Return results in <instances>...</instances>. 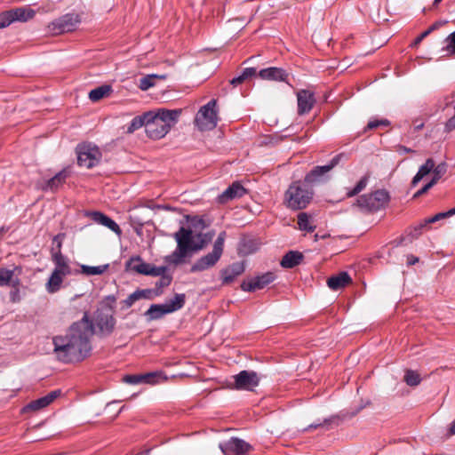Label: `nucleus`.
<instances>
[{
    "label": "nucleus",
    "mask_w": 455,
    "mask_h": 455,
    "mask_svg": "<svg viewBox=\"0 0 455 455\" xmlns=\"http://www.w3.org/2000/svg\"><path fill=\"white\" fill-rule=\"evenodd\" d=\"M172 282V277L168 276V275H162V277L160 278V280L156 283V286L157 287H164V286H168Z\"/></svg>",
    "instance_id": "obj_53"
},
{
    "label": "nucleus",
    "mask_w": 455,
    "mask_h": 455,
    "mask_svg": "<svg viewBox=\"0 0 455 455\" xmlns=\"http://www.w3.org/2000/svg\"><path fill=\"white\" fill-rule=\"evenodd\" d=\"M112 92V87L108 84L99 86L89 92V99L92 102H97L106 96H108Z\"/></svg>",
    "instance_id": "obj_32"
},
{
    "label": "nucleus",
    "mask_w": 455,
    "mask_h": 455,
    "mask_svg": "<svg viewBox=\"0 0 455 455\" xmlns=\"http://www.w3.org/2000/svg\"><path fill=\"white\" fill-rule=\"evenodd\" d=\"M145 131L149 138L159 140L164 137L170 129L168 124H163L156 118H148Z\"/></svg>",
    "instance_id": "obj_17"
},
{
    "label": "nucleus",
    "mask_w": 455,
    "mask_h": 455,
    "mask_svg": "<svg viewBox=\"0 0 455 455\" xmlns=\"http://www.w3.org/2000/svg\"><path fill=\"white\" fill-rule=\"evenodd\" d=\"M152 290H137L122 301L123 308L131 307L136 301L142 299H151Z\"/></svg>",
    "instance_id": "obj_26"
},
{
    "label": "nucleus",
    "mask_w": 455,
    "mask_h": 455,
    "mask_svg": "<svg viewBox=\"0 0 455 455\" xmlns=\"http://www.w3.org/2000/svg\"><path fill=\"white\" fill-rule=\"evenodd\" d=\"M95 321L100 334L104 336L110 335L116 326V319L112 312V307H110L108 311L101 310L98 312Z\"/></svg>",
    "instance_id": "obj_13"
},
{
    "label": "nucleus",
    "mask_w": 455,
    "mask_h": 455,
    "mask_svg": "<svg viewBox=\"0 0 455 455\" xmlns=\"http://www.w3.org/2000/svg\"><path fill=\"white\" fill-rule=\"evenodd\" d=\"M150 117H151V116H150L149 112H146L142 116H135L131 121V123H130V124H129V126L127 128V132L128 133H132L136 130L140 129L142 126L146 127L147 123H148V119L150 118Z\"/></svg>",
    "instance_id": "obj_34"
},
{
    "label": "nucleus",
    "mask_w": 455,
    "mask_h": 455,
    "mask_svg": "<svg viewBox=\"0 0 455 455\" xmlns=\"http://www.w3.org/2000/svg\"><path fill=\"white\" fill-rule=\"evenodd\" d=\"M143 383L147 384H156L167 380V378L164 376L162 371H152L142 374Z\"/></svg>",
    "instance_id": "obj_36"
},
{
    "label": "nucleus",
    "mask_w": 455,
    "mask_h": 455,
    "mask_svg": "<svg viewBox=\"0 0 455 455\" xmlns=\"http://www.w3.org/2000/svg\"><path fill=\"white\" fill-rule=\"evenodd\" d=\"M298 114L308 113L315 103L314 92L309 90H299L297 92Z\"/></svg>",
    "instance_id": "obj_18"
},
{
    "label": "nucleus",
    "mask_w": 455,
    "mask_h": 455,
    "mask_svg": "<svg viewBox=\"0 0 455 455\" xmlns=\"http://www.w3.org/2000/svg\"><path fill=\"white\" fill-rule=\"evenodd\" d=\"M435 184L434 182H432L431 180L427 183L424 187H422L415 195H414V197H418V196H420L422 195H424L425 193H427L432 187H434Z\"/></svg>",
    "instance_id": "obj_51"
},
{
    "label": "nucleus",
    "mask_w": 455,
    "mask_h": 455,
    "mask_svg": "<svg viewBox=\"0 0 455 455\" xmlns=\"http://www.w3.org/2000/svg\"><path fill=\"white\" fill-rule=\"evenodd\" d=\"M427 225L428 224L426 223L425 220L423 222L411 228L408 231V236L411 237L409 240L412 241L413 239L418 238L421 235L423 228H425Z\"/></svg>",
    "instance_id": "obj_40"
},
{
    "label": "nucleus",
    "mask_w": 455,
    "mask_h": 455,
    "mask_svg": "<svg viewBox=\"0 0 455 455\" xmlns=\"http://www.w3.org/2000/svg\"><path fill=\"white\" fill-rule=\"evenodd\" d=\"M430 34V30H426L421 33L414 41V44H419L427 35Z\"/></svg>",
    "instance_id": "obj_56"
},
{
    "label": "nucleus",
    "mask_w": 455,
    "mask_h": 455,
    "mask_svg": "<svg viewBox=\"0 0 455 455\" xmlns=\"http://www.w3.org/2000/svg\"><path fill=\"white\" fill-rule=\"evenodd\" d=\"M298 226L302 231L314 232L315 225L313 224V220L307 212H300L298 215Z\"/></svg>",
    "instance_id": "obj_30"
},
{
    "label": "nucleus",
    "mask_w": 455,
    "mask_h": 455,
    "mask_svg": "<svg viewBox=\"0 0 455 455\" xmlns=\"http://www.w3.org/2000/svg\"><path fill=\"white\" fill-rule=\"evenodd\" d=\"M80 23L79 15L76 13H67L50 23L49 30L55 35L71 32Z\"/></svg>",
    "instance_id": "obj_9"
},
{
    "label": "nucleus",
    "mask_w": 455,
    "mask_h": 455,
    "mask_svg": "<svg viewBox=\"0 0 455 455\" xmlns=\"http://www.w3.org/2000/svg\"><path fill=\"white\" fill-rule=\"evenodd\" d=\"M123 380L131 385H137L143 383L142 374L125 375Z\"/></svg>",
    "instance_id": "obj_47"
},
{
    "label": "nucleus",
    "mask_w": 455,
    "mask_h": 455,
    "mask_svg": "<svg viewBox=\"0 0 455 455\" xmlns=\"http://www.w3.org/2000/svg\"><path fill=\"white\" fill-rule=\"evenodd\" d=\"M68 178V172L66 170H62L58 172L55 176L48 180L45 185L43 187L44 190H51L55 191L58 189L63 183H65Z\"/></svg>",
    "instance_id": "obj_28"
},
{
    "label": "nucleus",
    "mask_w": 455,
    "mask_h": 455,
    "mask_svg": "<svg viewBox=\"0 0 455 455\" xmlns=\"http://www.w3.org/2000/svg\"><path fill=\"white\" fill-rule=\"evenodd\" d=\"M342 157L343 154H339L335 156L328 164L314 167L308 173L306 174L304 180L309 185L321 181L326 173H328L339 164Z\"/></svg>",
    "instance_id": "obj_12"
},
{
    "label": "nucleus",
    "mask_w": 455,
    "mask_h": 455,
    "mask_svg": "<svg viewBox=\"0 0 455 455\" xmlns=\"http://www.w3.org/2000/svg\"><path fill=\"white\" fill-rule=\"evenodd\" d=\"M446 170L447 166L446 164L444 163L439 164L436 166L435 165L434 169L432 170L433 177L431 179V181L434 182V184L435 185L438 182V180L444 175Z\"/></svg>",
    "instance_id": "obj_39"
},
{
    "label": "nucleus",
    "mask_w": 455,
    "mask_h": 455,
    "mask_svg": "<svg viewBox=\"0 0 455 455\" xmlns=\"http://www.w3.org/2000/svg\"><path fill=\"white\" fill-rule=\"evenodd\" d=\"M126 267L138 274L159 276L164 274L165 267H154L149 263L144 262L140 257H132L126 262Z\"/></svg>",
    "instance_id": "obj_11"
},
{
    "label": "nucleus",
    "mask_w": 455,
    "mask_h": 455,
    "mask_svg": "<svg viewBox=\"0 0 455 455\" xmlns=\"http://www.w3.org/2000/svg\"><path fill=\"white\" fill-rule=\"evenodd\" d=\"M448 435H455V419L450 425V427L448 429Z\"/></svg>",
    "instance_id": "obj_58"
},
{
    "label": "nucleus",
    "mask_w": 455,
    "mask_h": 455,
    "mask_svg": "<svg viewBox=\"0 0 455 455\" xmlns=\"http://www.w3.org/2000/svg\"><path fill=\"white\" fill-rule=\"evenodd\" d=\"M435 167V161L432 158L427 159L424 164H422L416 175L411 180V186L416 187L418 183L427 175H428Z\"/></svg>",
    "instance_id": "obj_29"
},
{
    "label": "nucleus",
    "mask_w": 455,
    "mask_h": 455,
    "mask_svg": "<svg viewBox=\"0 0 455 455\" xmlns=\"http://www.w3.org/2000/svg\"><path fill=\"white\" fill-rule=\"evenodd\" d=\"M396 151L400 154H403V153H410V152H412V150L405 146H402V145H398L396 147Z\"/></svg>",
    "instance_id": "obj_57"
},
{
    "label": "nucleus",
    "mask_w": 455,
    "mask_h": 455,
    "mask_svg": "<svg viewBox=\"0 0 455 455\" xmlns=\"http://www.w3.org/2000/svg\"><path fill=\"white\" fill-rule=\"evenodd\" d=\"M443 0H434V4H438L440 2H442Z\"/></svg>",
    "instance_id": "obj_63"
},
{
    "label": "nucleus",
    "mask_w": 455,
    "mask_h": 455,
    "mask_svg": "<svg viewBox=\"0 0 455 455\" xmlns=\"http://www.w3.org/2000/svg\"><path fill=\"white\" fill-rule=\"evenodd\" d=\"M246 193V189L237 181L230 185L218 197L220 204H226L235 198H240Z\"/></svg>",
    "instance_id": "obj_20"
},
{
    "label": "nucleus",
    "mask_w": 455,
    "mask_h": 455,
    "mask_svg": "<svg viewBox=\"0 0 455 455\" xmlns=\"http://www.w3.org/2000/svg\"><path fill=\"white\" fill-rule=\"evenodd\" d=\"M13 276V270L0 268V286L8 285Z\"/></svg>",
    "instance_id": "obj_42"
},
{
    "label": "nucleus",
    "mask_w": 455,
    "mask_h": 455,
    "mask_svg": "<svg viewBox=\"0 0 455 455\" xmlns=\"http://www.w3.org/2000/svg\"><path fill=\"white\" fill-rule=\"evenodd\" d=\"M445 128L447 132H451L455 129V113L454 116H451L445 124Z\"/></svg>",
    "instance_id": "obj_54"
},
{
    "label": "nucleus",
    "mask_w": 455,
    "mask_h": 455,
    "mask_svg": "<svg viewBox=\"0 0 455 455\" xmlns=\"http://www.w3.org/2000/svg\"><path fill=\"white\" fill-rule=\"evenodd\" d=\"M275 275L274 273L267 272L251 280L243 281L241 284V289L244 291H254L256 290L263 289L265 286L272 283L275 280Z\"/></svg>",
    "instance_id": "obj_15"
},
{
    "label": "nucleus",
    "mask_w": 455,
    "mask_h": 455,
    "mask_svg": "<svg viewBox=\"0 0 455 455\" xmlns=\"http://www.w3.org/2000/svg\"><path fill=\"white\" fill-rule=\"evenodd\" d=\"M453 214H455V207L446 212H440L431 218L426 219V223L431 224L446 217L452 216Z\"/></svg>",
    "instance_id": "obj_45"
},
{
    "label": "nucleus",
    "mask_w": 455,
    "mask_h": 455,
    "mask_svg": "<svg viewBox=\"0 0 455 455\" xmlns=\"http://www.w3.org/2000/svg\"><path fill=\"white\" fill-rule=\"evenodd\" d=\"M12 14L13 16L14 21H27L29 19L33 18L35 15V11L30 8H16L11 10Z\"/></svg>",
    "instance_id": "obj_33"
},
{
    "label": "nucleus",
    "mask_w": 455,
    "mask_h": 455,
    "mask_svg": "<svg viewBox=\"0 0 455 455\" xmlns=\"http://www.w3.org/2000/svg\"><path fill=\"white\" fill-rule=\"evenodd\" d=\"M148 452H149V451H147L145 452H140V453H138L136 455H148Z\"/></svg>",
    "instance_id": "obj_62"
},
{
    "label": "nucleus",
    "mask_w": 455,
    "mask_h": 455,
    "mask_svg": "<svg viewBox=\"0 0 455 455\" xmlns=\"http://www.w3.org/2000/svg\"><path fill=\"white\" fill-rule=\"evenodd\" d=\"M423 125H424V124H423L422 123H421V124H417V125L415 126V130H420V129L423 127Z\"/></svg>",
    "instance_id": "obj_60"
},
{
    "label": "nucleus",
    "mask_w": 455,
    "mask_h": 455,
    "mask_svg": "<svg viewBox=\"0 0 455 455\" xmlns=\"http://www.w3.org/2000/svg\"><path fill=\"white\" fill-rule=\"evenodd\" d=\"M331 423V419H325L323 422H320V423H314V424H311L309 425L306 430H312V429H315V428H318V427H323L324 426H327Z\"/></svg>",
    "instance_id": "obj_52"
},
{
    "label": "nucleus",
    "mask_w": 455,
    "mask_h": 455,
    "mask_svg": "<svg viewBox=\"0 0 455 455\" xmlns=\"http://www.w3.org/2000/svg\"><path fill=\"white\" fill-rule=\"evenodd\" d=\"M52 261L54 264V268L45 283V289L48 293L53 294L60 290L66 276L76 274L78 271H73L68 258L58 251L53 253Z\"/></svg>",
    "instance_id": "obj_4"
},
{
    "label": "nucleus",
    "mask_w": 455,
    "mask_h": 455,
    "mask_svg": "<svg viewBox=\"0 0 455 455\" xmlns=\"http://www.w3.org/2000/svg\"><path fill=\"white\" fill-rule=\"evenodd\" d=\"M314 196V190L305 180H296L291 183L284 193L283 203L291 211L307 208Z\"/></svg>",
    "instance_id": "obj_3"
},
{
    "label": "nucleus",
    "mask_w": 455,
    "mask_h": 455,
    "mask_svg": "<svg viewBox=\"0 0 455 455\" xmlns=\"http://www.w3.org/2000/svg\"><path fill=\"white\" fill-rule=\"evenodd\" d=\"M367 181H368V179L367 177H363L358 182L357 184L355 185V187L349 190L347 193V196L348 197H352V196H355V195L359 194L363 189L365 188L366 185H367Z\"/></svg>",
    "instance_id": "obj_43"
},
{
    "label": "nucleus",
    "mask_w": 455,
    "mask_h": 455,
    "mask_svg": "<svg viewBox=\"0 0 455 455\" xmlns=\"http://www.w3.org/2000/svg\"><path fill=\"white\" fill-rule=\"evenodd\" d=\"M108 299L109 300H112L113 302H115V301H116V298H115V296H108Z\"/></svg>",
    "instance_id": "obj_61"
},
{
    "label": "nucleus",
    "mask_w": 455,
    "mask_h": 455,
    "mask_svg": "<svg viewBox=\"0 0 455 455\" xmlns=\"http://www.w3.org/2000/svg\"><path fill=\"white\" fill-rule=\"evenodd\" d=\"M240 251L244 254L252 253L256 249L253 246L252 241L243 242L240 246Z\"/></svg>",
    "instance_id": "obj_49"
},
{
    "label": "nucleus",
    "mask_w": 455,
    "mask_h": 455,
    "mask_svg": "<svg viewBox=\"0 0 455 455\" xmlns=\"http://www.w3.org/2000/svg\"><path fill=\"white\" fill-rule=\"evenodd\" d=\"M257 70L255 68H246L243 70L242 76L244 78V80H247L249 78H251L256 76Z\"/></svg>",
    "instance_id": "obj_50"
},
{
    "label": "nucleus",
    "mask_w": 455,
    "mask_h": 455,
    "mask_svg": "<svg viewBox=\"0 0 455 455\" xmlns=\"http://www.w3.org/2000/svg\"><path fill=\"white\" fill-rule=\"evenodd\" d=\"M86 216L90 217L91 220H92L95 223L100 224L108 228L117 235H120L122 234V229L117 225V223L108 216L105 215L104 213L97 211L89 212L86 213Z\"/></svg>",
    "instance_id": "obj_19"
},
{
    "label": "nucleus",
    "mask_w": 455,
    "mask_h": 455,
    "mask_svg": "<svg viewBox=\"0 0 455 455\" xmlns=\"http://www.w3.org/2000/svg\"><path fill=\"white\" fill-rule=\"evenodd\" d=\"M352 282L350 275L347 272H339L336 275H331L327 280L328 287L332 291H338L348 285Z\"/></svg>",
    "instance_id": "obj_24"
},
{
    "label": "nucleus",
    "mask_w": 455,
    "mask_h": 455,
    "mask_svg": "<svg viewBox=\"0 0 455 455\" xmlns=\"http://www.w3.org/2000/svg\"><path fill=\"white\" fill-rule=\"evenodd\" d=\"M216 100H212L197 112L195 124L200 131H211L217 126Z\"/></svg>",
    "instance_id": "obj_6"
},
{
    "label": "nucleus",
    "mask_w": 455,
    "mask_h": 455,
    "mask_svg": "<svg viewBox=\"0 0 455 455\" xmlns=\"http://www.w3.org/2000/svg\"><path fill=\"white\" fill-rule=\"evenodd\" d=\"M60 395V390H53L47 394L46 395L34 400L30 402L26 407L25 410L30 411H38L41 410L49 404H51L59 395Z\"/></svg>",
    "instance_id": "obj_23"
},
{
    "label": "nucleus",
    "mask_w": 455,
    "mask_h": 455,
    "mask_svg": "<svg viewBox=\"0 0 455 455\" xmlns=\"http://www.w3.org/2000/svg\"><path fill=\"white\" fill-rule=\"evenodd\" d=\"M13 21V16L11 10L0 13V28L8 27Z\"/></svg>",
    "instance_id": "obj_44"
},
{
    "label": "nucleus",
    "mask_w": 455,
    "mask_h": 455,
    "mask_svg": "<svg viewBox=\"0 0 455 455\" xmlns=\"http://www.w3.org/2000/svg\"><path fill=\"white\" fill-rule=\"evenodd\" d=\"M76 154L78 164L88 169L97 165L101 159V152L99 148L92 143L78 145Z\"/></svg>",
    "instance_id": "obj_8"
},
{
    "label": "nucleus",
    "mask_w": 455,
    "mask_h": 455,
    "mask_svg": "<svg viewBox=\"0 0 455 455\" xmlns=\"http://www.w3.org/2000/svg\"><path fill=\"white\" fill-rule=\"evenodd\" d=\"M220 447L225 455H245L251 448L248 443L236 437L229 439Z\"/></svg>",
    "instance_id": "obj_14"
},
{
    "label": "nucleus",
    "mask_w": 455,
    "mask_h": 455,
    "mask_svg": "<svg viewBox=\"0 0 455 455\" xmlns=\"http://www.w3.org/2000/svg\"><path fill=\"white\" fill-rule=\"evenodd\" d=\"M64 237H65V235L62 233L56 235L53 237V239H52L53 246L51 248V258H53L54 252L58 251L59 253H61V247H62V242H63Z\"/></svg>",
    "instance_id": "obj_41"
},
{
    "label": "nucleus",
    "mask_w": 455,
    "mask_h": 455,
    "mask_svg": "<svg viewBox=\"0 0 455 455\" xmlns=\"http://www.w3.org/2000/svg\"><path fill=\"white\" fill-rule=\"evenodd\" d=\"M186 296L183 293H177L175 296L165 302L167 308L170 313L175 312L180 308H182L185 305Z\"/></svg>",
    "instance_id": "obj_35"
},
{
    "label": "nucleus",
    "mask_w": 455,
    "mask_h": 455,
    "mask_svg": "<svg viewBox=\"0 0 455 455\" xmlns=\"http://www.w3.org/2000/svg\"><path fill=\"white\" fill-rule=\"evenodd\" d=\"M4 231H5V229L4 228H0V235L3 234Z\"/></svg>",
    "instance_id": "obj_64"
},
{
    "label": "nucleus",
    "mask_w": 455,
    "mask_h": 455,
    "mask_svg": "<svg viewBox=\"0 0 455 455\" xmlns=\"http://www.w3.org/2000/svg\"><path fill=\"white\" fill-rule=\"evenodd\" d=\"M170 314L165 303L164 304H152L149 308L145 312V315L148 320H157L164 315Z\"/></svg>",
    "instance_id": "obj_27"
},
{
    "label": "nucleus",
    "mask_w": 455,
    "mask_h": 455,
    "mask_svg": "<svg viewBox=\"0 0 455 455\" xmlns=\"http://www.w3.org/2000/svg\"><path fill=\"white\" fill-rule=\"evenodd\" d=\"M245 80L244 78L243 77L242 75L238 76H235L234 77L231 81H230V84L233 85V86H237L239 84H241L242 83H243Z\"/></svg>",
    "instance_id": "obj_55"
},
{
    "label": "nucleus",
    "mask_w": 455,
    "mask_h": 455,
    "mask_svg": "<svg viewBox=\"0 0 455 455\" xmlns=\"http://www.w3.org/2000/svg\"><path fill=\"white\" fill-rule=\"evenodd\" d=\"M245 270L243 262H235L221 271L222 283H231L235 277L242 275Z\"/></svg>",
    "instance_id": "obj_21"
},
{
    "label": "nucleus",
    "mask_w": 455,
    "mask_h": 455,
    "mask_svg": "<svg viewBox=\"0 0 455 455\" xmlns=\"http://www.w3.org/2000/svg\"><path fill=\"white\" fill-rule=\"evenodd\" d=\"M390 124V122L387 120V119H372L371 120L367 126H366V130H373V129H376L379 126H388Z\"/></svg>",
    "instance_id": "obj_46"
},
{
    "label": "nucleus",
    "mask_w": 455,
    "mask_h": 455,
    "mask_svg": "<svg viewBox=\"0 0 455 455\" xmlns=\"http://www.w3.org/2000/svg\"><path fill=\"white\" fill-rule=\"evenodd\" d=\"M226 232L222 231L219 234L217 239L213 243V248L211 252L198 259L190 268L191 273L202 272L206 269H209L216 265V263L220 260L223 250H224V243L226 239Z\"/></svg>",
    "instance_id": "obj_5"
},
{
    "label": "nucleus",
    "mask_w": 455,
    "mask_h": 455,
    "mask_svg": "<svg viewBox=\"0 0 455 455\" xmlns=\"http://www.w3.org/2000/svg\"><path fill=\"white\" fill-rule=\"evenodd\" d=\"M166 78L165 75H156V74H150L143 76L140 80L139 88L142 91H147L149 88L156 85V80L163 79L164 80Z\"/></svg>",
    "instance_id": "obj_31"
},
{
    "label": "nucleus",
    "mask_w": 455,
    "mask_h": 455,
    "mask_svg": "<svg viewBox=\"0 0 455 455\" xmlns=\"http://www.w3.org/2000/svg\"><path fill=\"white\" fill-rule=\"evenodd\" d=\"M93 334V323L84 312L83 318L74 323L64 335L52 338L56 358L64 363L84 361L91 354Z\"/></svg>",
    "instance_id": "obj_1"
},
{
    "label": "nucleus",
    "mask_w": 455,
    "mask_h": 455,
    "mask_svg": "<svg viewBox=\"0 0 455 455\" xmlns=\"http://www.w3.org/2000/svg\"><path fill=\"white\" fill-rule=\"evenodd\" d=\"M303 254L298 251H290L283 255L280 265L284 268H292L303 260Z\"/></svg>",
    "instance_id": "obj_25"
},
{
    "label": "nucleus",
    "mask_w": 455,
    "mask_h": 455,
    "mask_svg": "<svg viewBox=\"0 0 455 455\" xmlns=\"http://www.w3.org/2000/svg\"><path fill=\"white\" fill-rule=\"evenodd\" d=\"M419 259L417 257H414L412 255L409 256L408 257V265H413L415 264L416 262H418Z\"/></svg>",
    "instance_id": "obj_59"
},
{
    "label": "nucleus",
    "mask_w": 455,
    "mask_h": 455,
    "mask_svg": "<svg viewBox=\"0 0 455 455\" xmlns=\"http://www.w3.org/2000/svg\"><path fill=\"white\" fill-rule=\"evenodd\" d=\"M389 201V195L384 189L361 196L357 199V205L365 212H377L385 207Z\"/></svg>",
    "instance_id": "obj_7"
},
{
    "label": "nucleus",
    "mask_w": 455,
    "mask_h": 455,
    "mask_svg": "<svg viewBox=\"0 0 455 455\" xmlns=\"http://www.w3.org/2000/svg\"><path fill=\"white\" fill-rule=\"evenodd\" d=\"M150 113V118H156V120H159L161 123L168 124L169 129L178 122L179 117L182 112L180 108L179 109H165L159 108L156 111H148Z\"/></svg>",
    "instance_id": "obj_16"
},
{
    "label": "nucleus",
    "mask_w": 455,
    "mask_h": 455,
    "mask_svg": "<svg viewBox=\"0 0 455 455\" xmlns=\"http://www.w3.org/2000/svg\"><path fill=\"white\" fill-rule=\"evenodd\" d=\"M259 76L264 80L285 82L288 73L281 68L270 67L261 69L259 72Z\"/></svg>",
    "instance_id": "obj_22"
},
{
    "label": "nucleus",
    "mask_w": 455,
    "mask_h": 455,
    "mask_svg": "<svg viewBox=\"0 0 455 455\" xmlns=\"http://www.w3.org/2000/svg\"><path fill=\"white\" fill-rule=\"evenodd\" d=\"M108 267H109L108 264L96 266V267L82 265L81 266V273H83L86 275H102L105 271H107Z\"/></svg>",
    "instance_id": "obj_37"
},
{
    "label": "nucleus",
    "mask_w": 455,
    "mask_h": 455,
    "mask_svg": "<svg viewBox=\"0 0 455 455\" xmlns=\"http://www.w3.org/2000/svg\"><path fill=\"white\" fill-rule=\"evenodd\" d=\"M233 378L234 383L231 387L237 390L253 391L259 384V377L253 371H241Z\"/></svg>",
    "instance_id": "obj_10"
},
{
    "label": "nucleus",
    "mask_w": 455,
    "mask_h": 455,
    "mask_svg": "<svg viewBox=\"0 0 455 455\" xmlns=\"http://www.w3.org/2000/svg\"><path fill=\"white\" fill-rule=\"evenodd\" d=\"M214 232L199 233L193 235L190 228L180 227L172 235L177 243L176 249L164 258L169 265L178 266L185 262V259L191 253L204 249L213 238Z\"/></svg>",
    "instance_id": "obj_2"
},
{
    "label": "nucleus",
    "mask_w": 455,
    "mask_h": 455,
    "mask_svg": "<svg viewBox=\"0 0 455 455\" xmlns=\"http://www.w3.org/2000/svg\"><path fill=\"white\" fill-rule=\"evenodd\" d=\"M446 50L451 54H455V31L449 35L446 38Z\"/></svg>",
    "instance_id": "obj_48"
},
{
    "label": "nucleus",
    "mask_w": 455,
    "mask_h": 455,
    "mask_svg": "<svg viewBox=\"0 0 455 455\" xmlns=\"http://www.w3.org/2000/svg\"><path fill=\"white\" fill-rule=\"evenodd\" d=\"M403 380L410 387H416L420 384V375L413 370H406L403 376Z\"/></svg>",
    "instance_id": "obj_38"
}]
</instances>
